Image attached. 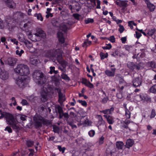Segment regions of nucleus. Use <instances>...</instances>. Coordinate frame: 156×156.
Instances as JSON below:
<instances>
[{
  "label": "nucleus",
  "mask_w": 156,
  "mask_h": 156,
  "mask_svg": "<svg viewBox=\"0 0 156 156\" xmlns=\"http://www.w3.org/2000/svg\"><path fill=\"white\" fill-rule=\"evenodd\" d=\"M52 128L53 129V131L56 133H58V127L57 126L55 125H53L52 126Z\"/></svg>",
  "instance_id": "obj_47"
},
{
  "label": "nucleus",
  "mask_w": 156,
  "mask_h": 156,
  "mask_svg": "<svg viewBox=\"0 0 156 156\" xmlns=\"http://www.w3.org/2000/svg\"><path fill=\"white\" fill-rule=\"evenodd\" d=\"M66 148L65 147H62L61 146L59 145V151L61 152L62 154L64 153Z\"/></svg>",
  "instance_id": "obj_55"
},
{
  "label": "nucleus",
  "mask_w": 156,
  "mask_h": 156,
  "mask_svg": "<svg viewBox=\"0 0 156 156\" xmlns=\"http://www.w3.org/2000/svg\"><path fill=\"white\" fill-rule=\"evenodd\" d=\"M111 53L112 56L115 57H117V56L119 55L120 54L119 51L117 48L112 49Z\"/></svg>",
  "instance_id": "obj_21"
},
{
  "label": "nucleus",
  "mask_w": 156,
  "mask_h": 156,
  "mask_svg": "<svg viewBox=\"0 0 156 156\" xmlns=\"http://www.w3.org/2000/svg\"><path fill=\"white\" fill-rule=\"evenodd\" d=\"M69 8L73 12L79 11L81 7L78 2L74 1L72 4L69 5Z\"/></svg>",
  "instance_id": "obj_8"
},
{
  "label": "nucleus",
  "mask_w": 156,
  "mask_h": 156,
  "mask_svg": "<svg viewBox=\"0 0 156 156\" xmlns=\"http://www.w3.org/2000/svg\"><path fill=\"white\" fill-rule=\"evenodd\" d=\"M94 22V20L90 18H88L87 20H85V22L86 24H88L89 23H93Z\"/></svg>",
  "instance_id": "obj_52"
},
{
  "label": "nucleus",
  "mask_w": 156,
  "mask_h": 156,
  "mask_svg": "<svg viewBox=\"0 0 156 156\" xmlns=\"http://www.w3.org/2000/svg\"><path fill=\"white\" fill-rule=\"evenodd\" d=\"M109 40L112 43H114L115 42V38L114 36H112L110 37Z\"/></svg>",
  "instance_id": "obj_64"
},
{
  "label": "nucleus",
  "mask_w": 156,
  "mask_h": 156,
  "mask_svg": "<svg viewBox=\"0 0 156 156\" xmlns=\"http://www.w3.org/2000/svg\"><path fill=\"white\" fill-rule=\"evenodd\" d=\"M33 77L35 82L38 84L42 85L44 84L46 79L43 73L40 70H36L33 73Z\"/></svg>",
  "instance_id": "obj_4"
},
{
  "label": "nucleus",
  "mask_w": 156,
  "mask_h": 156,
  "mask_svg": "<svg viewBox=\"0 0 156 156\" xmlns=\"http://www.w3.org/2000/svg\"><path fill=\"white\" fill-rule=\"evenodd\" d=\"M34 141L30 140H28L26 141V145L28 147H31L34 145Z\"/></svg>",
  "instance_id": "obj_37"
},
{
  "label": "nucleus",
  "mask_w": 156,
  "mask_h": 156,
  "mask_svg": "<svg viewBox=\"0 0 156 156\" xmlns=\"http://www.w3.org/2000/svg\"><path fill=\"white\" fill-rule=\"evenodd\" d=\"M58 49H57L55 50V54H53L52 56L55 57H56V60L58 62Z\"/></svg>",
  "instance_id": "obj_44"
},
{
  "label": "nucleus",
  "mask_w": 156,
  "mask_h": 156,
  "mask_svg": "<svg viewBox=\"0 0 156 156\" xmlns=\"http://www.w3.org/2000/svg\"><path fill=\"white\" fill-rule=\"evenodd\" d=\"M136 34H134V36L137 39H139L142 36V34L140 33H139L138 31L135 32Z\"/></svg>",
  "instance_id": "obj_51"
},
{
  "label": "nucleus",
  "mask_w": 156,
  "mask_h": 156,
  "mask_svg": "<svg viewBox=\"0 0 156 156\" xmlns=\"http://www.w3.org/2000/svg\"><path fill=\"white\" fill-rule=\"evenodd\" d=\"M147 7L151 12L154 11L155 9V6L151 3L147 4Z\"/></svg>",
  "instance_id": "obj_28"
},
{
  "label": "nucleus",
  "mask_w": 156,
  "mask_h": 156,
  "mask_svg": "<svg viewBox=\"0 0 156 156\" xmlns=\"http://www.w3.org/2000/svg\"><path fill=\"white\" fill-rule=\"evenodd\" d=\"M134 144V141L133 139H129L127 140L126 146L127 148L129 149Z\"/></svg>",
  "instance_id": "obj_22"
},
{
  "label": "nucleus",
  "mask_w": 156,
  "mask_h": 156,
  "mask_svg": "<svg viewBox=\"0 0 156 156\" xmlns=\"http://www.w3.org/2000/svg\"><path fill=\"white\" fill-rule=\"evenodd\" d=\"M114 110V108L113 107H111L110 109H106L100 111L101 113H103L105 114L108 115V114H112Z\"/></svg>",
  "instance_id": "obj_19"
},
{
  "label": "nucleus",
  "mask_w": 156,
  "mask_h": 156,
  "mask_svg": "<svg viewBox=\"0 0 156 156\" xmlns=\"http://www.w3.org/2000/svg\"><path fill=\"white\" fill-rule=\"evenodd\" d=\"M104 117L106 119L108 123L109 124H112L115 122V118L109 115H104Z\"/></svg>",
  "instance_id": "obj_16"
},
{
  "label": "nucleus",
  "mask_w": 156,
  "mask_h": 156,
  "mask_svg": "<svg viewBox=\"0 0 156 156\" xmlns=\"http://www.w3.org/2000/svg\"><path fill=\"white\" fill-rule=\"evenodd\" d=\"M14 71L20 75L16 80V84L20 88L26 87L29 81V78L27 76L30 73L29 69L28 66L22 64L18 65L15 69Z\"/></svg>",
  "instance_id": "obj_1"
},
{
  "label": "nucleus",
  "mask_w": 156,
  "mask_h": 156,
  "mask_svg": "<svg viewBox=\"0 0 156 156\" xmlns=\"http://www.w3.org/2000/svg\"><path fill=\"white\" fill-rule=\"evenodd\" d=\"M149 90L150 92L156 94V84L151 87Z\"/></svg>",
  "instance_id": "obj_36"
},
{
  "label": "nucleus",
  "mask_w": 156,
  "mask_h": 156,
  "mask_svg": "<svg viewBox=\"0 0 156 156\" xmlns=\"http://www.w3.org/2000/svg\"><path fill=\"white\" fill-rule=\"evenodd\" d=\"M80 16V15L77 13H74L73 14V17L77 20H79V17Z\"/></svg>",
  "instance_id": "obj_57"
},
{
  "label": "nucleus",
  "mask_w": 156,
  "mask_h": 156,
  "mask_svg": "<svg viewBox=\"0 0 156 156\" xmlns=\"http://www.w3.org/2000/svg\"><path fill=\"white\" fill-rule=\"evenodd\" d=\"M67 44L66 42H65L64 33L59 31V46L65 48L67 47Z\"/></svg>",
  "instance_id": "obj_9"
},
{
  "label": "nucleus",
  "mask_w": 156,
  "mask_h": 156,
  "mask_svg": "<svg viewBox=\"0 0 156 156\" xmlns=\"http://www.w3.org/2000/svg\"><path fill=\"white\" fill-rule=\"evenodd\" d=\"M156 112L154 109H152L151 110V115H150V118L151 119H152L154 118L156 115Z\"/></svg>",
  "instance_id": "obj_41"
},
{
  "label": "nucleus",
  "mask_w": 156,
  "mask_h": 156,
  "mask_svg": "<svg viewBox=\"0 0 156 156\" xmlns=\"http://www.w3.org/2000/svg\"><path fill=\"white\" fill-rule=\"evenodd\" d=\"M17 59L16 58L13 57H9L5 61L6 64L10 66H14L16 63Z\"/></svg>",
  "instance_id": "obj_11"
},
{
  "label": "nucleus",
  "mask_w": 156,
  "mask_h": 156,
  "mask_svg": "<svg viewBox=\"0 0 156 156\" xmlns=\"http://www.w3.org/2000/svg\"><path fill=\"white\" fill-rule=\"evenodd\" d=\"M105 139L103 136H102L99 139V143L100 144H101L103 143L104 140Z\"/></svg>",
  "instance_id": "obj_58"
},
{
  "label": "nucleus",
  "mask_w": 156,
  "mask_h": 156,
  "mask_svg": "<svg viewBox=\"0 0 156 156\" xmlns=\"http://www.w3.org/2000/svg\"><path fill=\"white\" fill-rule=\"evenodd\" d=\"M30 62L33 65L36 66L38 63V61L37 59L32 58L30 59Z\"/></svg>",
  "instance_id": "obj_40"
},
{
  "label": "nucleus",
  "mask_w": 156,
  "mask_h": 156,
  "mask_svg": "<svg viewBox=\"0 0 156 156\" xmlns=\"http://www.w3.org/2000/svg\"><path fill=\"white\" fill-rule=\"evenodd\" d=\"M119 32L121 34L125 30V28L121 24L119 25Z\"/></svg>",
  "instance_id": "obj_45"
},
{
  "label": "nucleus",
  "mask_w": 156,
  "mask_h": 156,
  "mask_svg": "<svg viewBox=\"0 0 156 156\" xmlns=\"http://www.w3.org/2000/svg\"><path fill=\"white\" fill-rule=\"evenodd\" d=\"M88 82H89V81H88L86 79L84 78H82L81 83H82L84 84L85 86H86V85L88 83Z\"/></svg>",
  "instance_id": "obj_42"
},
{
  "label": "nucleus",
  "mask_w": 156,
  "mask_h": 156,
  "mask_svg": "<svg viewBox=\"0 0 156 156\" xmlns=\"http://www.w3.org/2000/svg\"><path fill=\"white\" fill-rule=\"evenodd\" d=\"M136 98L138 101H142L143 102H151V98L146 94H140L136 96Z\"/></svg>",
  "instance_id": "obj_6"
},
{
  "label": "nucleus",
  "mask_w": 156,
  "mask_h": 156,
  "mask_svg": "<svg viewBox=\"0 0 156 156\" xmlns=\"http://www.w3.org/2000/svg\"><path fill=\"white\" fill-rule=\"evenodd\" d=\"M98 116L100 117L99 120V123L100 124L99 125L101 124L104 125V121H103L102 116L101 115H99Z\"/></svg>",
  "instance_id": "obj_54"
},
{
  "label": "nucleus",
  "mask_w": 156,
  "mask_h": 156,
  "mask_svg": "<svg viewBox=\"0 0 156 156\" xmlns=\"http://www.w3.org/2000/svg\"><path fill=\"white\" fill-rule=\"evenodd\" d=\"M51 79L53 83L54 82L55 85L57 86L58 85V76L54 75L52 77Z\"/></svg>",
  "instance_id": "obj_27"
},
{
  "label": "nucleus",
  "mask_w": 156,
  "mask_h": 156,
  "mask_svg": "<svg viewBox=\"0 0 156 156\" xmlns=\"http://www.w3.org/2000/svg\"><path fill=\"white\" fill-rule=\"evenodd\" d=\"M116 145L118 150H121L122 149L124 144L122 142L118 141L116 142Z\"/></svg>",
  "instance_id": "obj_29"
},
{
  "label": "nucleus",
  "mask_w": 156,
  "mask_h": 156,
  "mask_svg": "<svg viewBox=\"0 0 156 156\" xmlns=\"http://www.w3.org/2000/svg\"><path fill=\"white\" fill-rule=\"evenodd\" d=\"M69 117V115L68 113L64 112L62 108L59 106V119L63 118L64 119L67 120Z\"/></svg>",
  "instance_id": "obj_10"
},
{
  "label": "nucleus",
  "mask_w": 156,
  "mask_h": 156,
  "mask_svg": "<svg viewBox=\"0 0 156 156\" xmlns=\"http://www.w3.org/2000/svg\"><path fill=\"white\" fill-rule=\"evenodd\" d=\"M4 117L6 119L7 124L16 132H18L20 130L19 125L17 123L13 115L9 113L5 112Z\"/></svg>",
  "instance_id": "obj_3"
},
{
  "label": "nucleus",
  "mask_w": 156,
  "mask_h": 156,
  "mask_svg": "<svg viewBox=\"0 0 156 156\" xmlns=\"http://www.w3.org/2000/svg\"><path fill=\"white\" fill-rule=\"evenodd\" d=\"M156 31V29L155 28L152 29H149L147 34L149 36H152Z\"/></svg>",
  "instance_id": "obj_35"
},
{
  "label": "nucleus",
  "mask_w": 156,
  "mask_h": 156,
  "mask_svg": "<svg viewBox=\"0 0 156 156\" xmlns=\"http://www.w3.org/2000/svg\"><path fill=\"white\" fill-rule=\"evenodd\" d=\"M77 102L81 104V105L84 107H86L87 106V104L86 101H85L79 100L77 101Z\"/></svg>",
  "instance_id": "obj_39"
},
{
  "label": "nucleus",
  "mask_w": 156,
  "mask_h": 156,
  "mask_svg": "<svg viewBox=\"0 0 156 156\" xmlns=\"http://www.w3.org/2000/svg\"><path fill=\"white\" fill-rule=\"evenodd\" d=\"M130 122L129 120L126 119L122 123V127L126 129H129L128 125Z\"/></svg>",
  "instance_id": "obj_26"
},
{
  "label": "nucleus",
  "mask_w": 156,
  "mask_h": 156,
  "mask_svg": "<svg viewBox=\"0 0 156 156\" xmlns=\"http://www.w3.org/2000/svg\"><path fill=\"white\" fill-rule=\"evenodd\" d=\"M66 100L65 95L61 92V89L59 88V103L62 106H64L63 102L65 101Z\"/></svg>",
  "instance_id": "obj_17"
},
{
  "label": "nucleus",
  "mask_w": 156,
  "mask_h": 156,
  "mask_svg": "<svg viewBox=\"0 0 156 156\" xmlns=\"http://www.w3.org/2000/svg\"><path fill=\"white\" fill-rule=\"evenodd\" d=\"M34 16L37 17V19L38 20H40L41 21H42L43 20V18L41 14L40 13H36L34 15Z\"/></svg>",
  "instance_id": "obj_38"
},
{
  "label": "nucleus",
  "mask_w": 156,
  "mask_h": 156,
  "mask_svg": "<svg viewBox=\"0 0 156 156\" xmlns=\"http://www.w3.org/2000/svg\"><path fill=\"white\" fill-rule=\"evenodd\" d=\"M67 62L65 60L62 59L59 61V64L62 67V68L59 67V69L61 70L62 72H66V67L67 65Z\"/></svg>",
  "instance_id": "obj_14"
},
{
  "label": "nucleus",
  "mask_w": 156,
  "mask_h": 156,
  "mask_svg": "<svg viewBox=\"0 0 156 156\" xmlns=\"http://www.w3.org/2000/svg\"><path fill=\"white\" fill-rule=\"evenodd\" d=\"M99 55L101 58V60H103L105 58H108V54L107 52L106 53H104L103 52H101L100 53Z\"/></svg>",
  "instance_id": "obj_31"
},
{
  "label": "nucleus",
  "mask_w": 156,
  "mask_h": 156,
  "mask_svg": "<svg viewBox=\"0 0 156 156\" xmlns=\"http://www.w3.org/2000/svg\"><path fill=\"white\" fill-rule=\"evenodd\" d=\"M121 2V6L125 8L126 7L127 5V4L126 2L125 1H123L121 0H119Z\"/></svg>",
  "instance_id": "obj_50"
},
{
  "label": "nucleus",
  "mask_w": 156,
  "mask_h": 156,
  "mask_svg": "<svg viewBox=\"0 0 156 156\" xmlns=\"http://www.w3.org/2000/svg\"><path fill=\"white\" fill-rule=\"evenodd\" d=\"M125 111V116L127 119H130L131 117V112L129 111L126 106L124 107Z\"/></svg>",
  "instance_id": "obj_30"
},
{
  "label": "nucleus",
  "mask_w": 156,
  "mask_h": 156,
  "mask_svg": "<svg viewBox=\"0 0 156 156\" xmlns=\"http://www.w3.org/2000/svg\"><path fill=\"white\" fill-rule=\"evenodd\" d=\"M147 66L151 69L156 68V64L154 61H149L147 63Z\"/></svg>",
  "instance_id": "obj_25"
},
{
  "label": "nucleus",
  "mask_w": 156,
  "mask_h": 156,
  "mask_svg": "<svg viewBox=\"0 0 156 156\" xmlns=\"http://www.w3.org/2000/svg\"><path fill=\"white\" fill-rule=\"evenodd\" d=\"M37 33L35 34V35L37 36H39V34L41 35L44 34V31L41 29H39L37 30Z\"/></svg>",
  "instance_id": "obj_43"
},
{
  "label": "nucleus",
  "mask_w": 156,
  "mask_h": 156,
  "mask_svg": "<svg viewBox=\"0 0 156 156\" xmlns=\"http://www.w3.org/2000/svg\"><path fill=\"white\" fill-rule=\"evenodd\" d=\"M34 126L37 129L42 127V125L47 126L51 124V121L44 118L40 115H36L33 117Z\"/></svg>",
  "instance_id": "obj_2"
},
{
  "label": "nucleus",
  "mask_w": 156,
  "mask_h": 156,
  "mask_svg": "<svg viewBox=\"0 0 156 156\" xmlns=\"http://www.w3.org/2000/svg\"><path fill=\"white\" fill-rule=\"evenodd\" d=\"M63 53V51L62 52L60 49L59 48V61L63 59L62 54Z\"/></svg>",
  "instance_id": "obj_59"
},
{
  "label": "nucleus",
  "mask_w": 156,
  "mask_h": 156,
  "mask_svg": "<svg viewBox=\"0 0 156 156\" xmlns=\"http://www.w3.org/2000/svg\"><path fill=\"white\" fill-rule=\"evenodd\" d=\"M51 23L53 26L57 27H58V18H53L51 21Z\"/></svg>",
  "instance_id": "obj_24"
},
{
  "label": "nucleus",
  "mask_w": 156,
  "mask_h": 156,
  "mask_svg": "<svg viewBox=\"0 0 156 156\" xmlns=\"http://www.w3.org/2000/svg\"><path fill=\"white\" fill-rule=\"evenodd\" d=\"M21 103L23 105H27L28 104V103L27 100L26 99H23L22 100Z\"/></svg>",
  "instance_id": "obj_62"
},
{
  "label": "nucleus",
  "mask_w": 156,
  "mask_h": 156,
  "mask_svg": "<svg viewBox=\"0 0 156 156\" xmlns=\"http://www.w3.org/2000/svg\"><path fill=\"white\" fill-rule=\"evenodd\" d=\"M108 100V97H106L104 98L101 102L102 104H105L107 103Z\"/></svg>",
  "instance_id": "obj_48"
},
{
  "label": "nucleus",
  "mask_w": 156,
  "mask_h": 156,
  "mask_svg": "<svg viewBox=\"0 0 156 156\" xmlns=\"http://www.w3.org/2000/svg\"><path fill=\"white\" fill-rule=\"evenodd\" d=\"M50 68V70L49 73L52 74L54 72H55V67L54 66H51Z\"/></svg>",
  "instance_id": "obj_63"
},
{
  "label": "nucleus",
  "mask_w": 156,
  "mask_h": 156,
  "mask_svg": "<svg viewBox=\"0 0 156 156\" xmlns=\"http://www.w3.org/2000/svg\"><path fill=\"white\" fill-rule=\"evenodd\" d=\"M87 41H85L82 44V47L87 48L88 46L90 45L91 44L92 42L90 41H88V39L87 40Z\"/></svg>",
  "instance_id": "obj_32"
},
{
  "label": "nucleus",
  "mask_w": 156,
  "mask_h": 156,
  "mask_svg": "<svg viewBox=\"0 0 156 156\" xmlns=\"http://www.w3.org/2000/svg\"><path fill=\"white\" fill-rule=\"evenodd\" d=\"M111 71L109 70H106L105 72L106 75L109 77L114 76L115 75V72L116 70L115 68H111Z\"/></svg>",
  "instance_id": "obj_18"
},
{
  "label": "nucleus",
  "mask_w": 156,
  "mask_h": 156,
  "mask_svg": "<svg viewBox=\"0 0 156 156\" xmlns=\"http://www.w3.org/2000/svg\"><path fill=\"white\" fill-rule=\"evenodd\" d=\"M68 124L70 126L72 129H76L77 128L75 124L76 123V120L73 118H70L66 120Z\"/></svg>",
  "instance_id": "obj_15"
},
{
  "label": "nucleus",
  "mask_w": 156,
  "mask_h": 156,
  "mask_svg": "<svg viewBox=\"0 0 156 156\" xmlns=\"http://www.w3.org/2000/svg\"><path fill=\"white\" fill-rule=\"evenodd\" d=\"M5 112H2L1 110H0V119L4 117Z\"/></svg>",
  "instance_id": "obj_60"
},
{
  "label": "nucleus",
  "mask_w": 156,
  "mask_h": 156,
  "mask_svg": "<svg viewBox=\"0 0 156 156\" xmlns=\"http://www.w3.org/2000/svg\"><path fill=\"white\" fill-rule=\"evenodd\" d=\"M64 73L63 72L61 75L62 78L67 81H69L70 80V78L66 74H64Z\"/></svg>",
  "instance_id": "obj_33"
},
{
  "label": "nucleus",
  "mask_w": 156,
  "mask_h": 156,
  "mask_svg": "<svg viewBox=\"0 0 156 156\" xmlns=\"http://www.w3.org/2000/svg\"><path fill=\"white\" fill-rule=\"evenodd\" d=\"M49 90L51 93H53V89L52 88H51L50 87H48V89H47L46 88H44V87L42 89L41 92V95L42 98L43 99V101L45 102L47 101L48 93L49 92L48 90Z\"/></svg>",
  "instance_id": "obj_5"
},
{
  "label": "nucleus",
  "mask_w": 156,
  "mask_h": 156,
  "mask_svg": "<svg viewBox=\"0 0 156 156\" xmlns=\"http://www.w3.org/2000/svg\"><path fill=\"white\" fill-rule=\"evenodd\" d=\"M9 77V74L8 73L4 70L1 73L0 77L3 80H5L8 79Z\"/></svg>",
  "instance_id": "obj_20"
},
{
  "label": "nucleus",
  "mask_w": 156,
  "mask_h": 156,
  "mask_svg": "<svg viewBox=\"0 0 156 156\" xmlns=\"http://www.w3.org/2000/svg\"><path fill=\"white\" fill-rule=\"evenodd\" d=\"M142 79L141 77L134 78L132 80V83L133 87L136 88L140 87L142 83Z\"/></svg>",
  "instance_id": "obj_7"
},
{
  "label": "nucleus",
  "mask_w": 156,
  "mask_h": 156,
  "mask_svg": "<svg viewBox=\"0 0 156 156\" xmlns=\"http://www.w3.org/2000/svg\"><path fill=\"white\" fill-rule=\"evenodd\" d=\"M68 29V28L66 24H62L61 26H59V30H61L62 31L64 32L65 34H66L67 31ZM60 31V30H59Z\"/></svg>",
  "instance_id": "obj_23"
},
{
  "label": "nucleus",
  "mask_w": 156,
  "mask_h": 156,
  "mask_svg": "<svg viewBox=\"0 0 156 156\" xmlns=\"http://www.w3.org/2000/svg\"><path fill=\"white\" fill-rule=\"evenodd\" d=\"M27 117L24 115H22L20 117V119L22 121H24L26 120V118Z\"/></svg>",
  "instance_id": "obj_61"
},
{
  "label": "nucleus",
  "mask_w": 156,
  "mask_h": 156,
  "mask_svg": "<svg viewBox=\"0 0 156 156\" xmlns=\"http://www.w3.org/2000/svg\"><path fill=\"white\" fill-rule=\"evenodd\" d=\"M112 47L111 44H107L106 46L102 47V48L104 50H109Z\"/></svg>",
  "instance_id": "obj_46"
},
{
  "label": "nucleus",
  "mask_w": 156,
  "mask_h": 156,
  "mask_svg": "<svg viewBox=\"0 0 156 156\" xmlns=\"http://www.w3.org/2000/svg\"><path fill=\"white\" fill-rule=\"evenodd\" d=\"M88 134L90 137H92L94 135L95 132L93 130H91L88 132Z\"/></svg>",
  "instance_id": "obj_49"
},
{
  "label": "nucleus",
  "mask_w": 156,
  "mask_h": 156,
  "mask_svg": "<svg viewBox=\"0 0 156 156\" xmlns=\"http://www.w3.org/2000/svg\"><path fill=\"white\" fill-rule=\"evenodd\" d=\"M4 130L8 131L9 133H12V129L11 128L10 126H7L4 129Z\"/></svg>",
  "instance_id": "obj_53"
},
{
  "label": "nucleus",
  "mask_w": 156,
  "mask_h": 156,
  "mask_svg": "<svg viewBox=\"0 0 156 156\" xmlns=\"http://www.w3.org/2000/svg\"><path fill=\"white\" fill-rule=\"evenodd\" d=\"M5 2L6 3L8 7L11 9L13 8V6L12 3V0H5Z\"/></svg>",
  "instance_id": "obj_34"
},
{
  "label": "nucleus",
  "mask_w": 156,
  "mask_h": 156,
  "mask_svg": "<svg viewBox=\"0 0 156 156\" xmlns=\"http://www.w3.org/2000/svg\"><path fill=\"white\" fill-rule=\"evenodd\" d=\"M128 68L131 70H133L134 69L139 70L140 69V66L139 65H136L133 62H129L127 64Z\"/></svg>",
  "instance_id": "obj_13"
},
{
  "label": "nucleus",
  "mask_w": 156,
  "mask_h": 156,
  "mask_svg": "<svg viewBox=\"0 0 156 156\" xmlns=\"http://www.w3.org/2000/svg\"><path fill=\"white\" fill-rule=\"evenodd\" d=\"M7 17L6 20H5L6 24L4 22V21L2 20V19L0 18V29H3L5 27L6 25V27L9 29L10 28V23H9L10 21H9L8 20L9 19Z\"/></svg>",
  "instance_id": "obj_12"
},
{
  "label": "nucleus",
  "mask_w": 156,
  "mask_h": 156,
  "mask_svg": "<svg viewBox=\"0 0 156 156\" xmlns=\"http://www.w3.org/2000/svg\"><path fill=\"white\" fill-rule=\"evenodd\" d=\"M86 86L91 89L93 88L94 87L93 84L90 82V81L88 82V83L86 85Z\"/></svg>",
  "instance_id": "obj_56"
}]
</instances>
